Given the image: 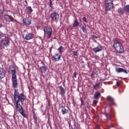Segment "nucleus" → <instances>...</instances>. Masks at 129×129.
I'll use <instances>...</instances> for the list:
<instances>
[{"label":"nucleus","instance_id":"obj_1","mask_svg":"<svg viewBox=\"0 0 129 129\" xmlns=\"http://www.w3.org/2000/svg\"><path fill=\"white\" fill-rule=\"evenodd\" d=\"M14 92V99L15 102H24L25 101V95L23 93L20 94L19 93V90L17 89H15Z\"/></svg>","mask_w":129,"mask_h":129},{"label":"nucleus","instance_id":"obj_2","mask_svg":"<svg viewBox=\"0 0 129 129\" xmlns=\"http://www.w3.org/2000/svg\"><path fill=\"white\" fill-rule=\"evenodd\" d=\"M113 48L115 49V51L119 54H122L124 52V49L123 48V46L121 43L118 42L117 40L113 41Z\"/></svg>","mask_w":129,"mask_h":129},{"label":"nucleus","instance_id":"obj_3","mask_svg":"<svg viewBox=\"0 0 129 129\" xmlns=\"http://www.w3.org/2000/svg\"><path fill=\"white\" fill-rule=\"evenodd\" d=\"M10 46V37H6L0 41V48L2 50Z\"/></svg>","mask_w":129,"mask_h":129},{"label":"nucleus","instance_id":"obj_4","mask_svg":"<svg viewBox=\"0 0 129 129\" xmlns=\"http://www.w3.org/2000/svg\"><path fill=\"white\" fill-rule=\"evenodd\" d=\"M44 31V38L45 40L51 39L52 37V29L48 27H45L43 29Z\"/></svg>","mask_w":129,"mask_h":129},{"label":"nucleus","instance_id":"obj_5","mask_svg":"<svg viewBox=\"0 0 129 129\" xmlns=\"http://www.w3.org/2000/svg\"><path fill=\"white\" fill-rule=\"evenodd\" d=\"M113 0H106L105 1V10L110 11L113 9Z\"/></svg>","mask_w":129,"mask_h":129},{"label":"nucleus","instance_id":"obj_6","mask_svg":"<svg viewBox=\"0 0 129 129\" xmlns=\"http://www.w3.org/2000/svg\"><path fill=\"white\" fill-rule=\"evenodd\" d=\"M15 103L16 104V108L18 110L19 113H20L23 117H27V116H26V114H25V112L24 111V109H23V107L21 106V104L17 102H15Z\"/></svg>","mask_w":129,"mask_h":129},{"label":"nucleus","instance_id":"obj_7","mask_svg":"<svg viewBox=\"0 0 129 129\" xmlns=\"http://www.w3.org/2000/svg\"><path fill=\"white\" fill-rule=\"evenodd\" d=\"M51 22H56L59 19V14L56 12H52L49 16Z\"/></svg>","mask_w":129,"mask_h":129},{"label":"nucleus","instance_id":"obj_8","mask_svg":"<svg viewBox=\"0 0 129 129\" xmlns=\"http://www.w3.org/2000/svg\"><path fill=\"white\" fill-rule=\"evenodd\" d=\"M11 80L12 82V87H13L14 88H18V79L17 78V75L12 76Z\"/></svg>","mask_w":129,"mask_h":129},{"label":"nucleus","instance_id":"obj_9","mask_svg":"<svg viewBox=\"0 0 129 129\" xmlns=\"http://www.w3.org/2000/svg\"><path fill=\"white\" fill-rule=\"evenodd\" d=\"M9 73L12 74V76H15L17 75V72H16V69L14 67V66L11 65L9 67Z\"/></svg>","mask_w":129,"mask_h":129},{"label":"nucleus","instance_id":"obj_10","mask_svg":"<svg viewBox=\"0 0 129 129\" xmlns=\"http://www.w3.org/2000/svg\"><path fill=\"white\" fill-rule=\"evenodd\" d=\"M116 72L117 73H125V74H127V71H126V69H123L121 68H118L116 69Z\"/></svg>","mask_w":129,"mask_h":129},{"label":"nucleus","instance_id":"obj_11","mask_svg":"<svg viewBox=\"0 0 129 129\" xmlns=\"http://www.w3.org/2000/svg\"><path fill=\"white\" fill-rule=\"evenodd\" d=\"M6 77V71L4 68L0 67V78L3 79Z\"/></svg>","mask_w":129,"mask_h":129},{"label":"nucleus","instance_id":"obj_12","mask_svg":"<svg viewBox=\"0 0 129 129\" xmlns=\"http://www.w3.org/2000/svg\"><path fill=\"white\" fill-rule=\"evenodd\" d=\"M4 18L6 22H14V20H13L9 15H5L4 16Z\"/></svg>","mask_w":129,"mask_h":129},{"label":"nucleus","instance_id":"obj_13","mask_svg":"<svg viewBox=\"0 0 129 129\" xmlns=\"http://www.w3.org/2000/svg\"><path fill=\"white\" fill-rule=\"evenodd\" d=\"M52 58L55 61H59L61 59V55L59 53H56L52 56Z\"/></svg>","mask_w":129,"mask_h":129},{"label":"nucleus","instance_id":"obj_14","mask_svg":"<svg viewBox=\"0 0 129 129\" xmlns=\"http://www.w3.org/2000/svg\"><path fill=\"white\" fill-rule=\"evenodd\" d=\"M23 23L25 24V25H31L32 24V21L29 19V18L24 19L23 20Z\"/></svg>","mask_w":129,"mask_h":129},{"label":"nucleus","instance_id":"obj_15","mask_svg":"<svg viewBox=\"0 0 129 129\" xmlns=\"http://www.w3.org/2000/svg\"><path fill=\"white\" fill-rule=\"evenodd\" d=\"M93 51L95 53H98V52H100L101 51H102V47L101 46H97L93 49Z\"/></svg>","mask_w":129,"mask_h":129},{"label":"nucleus","instance_id":"obj_16","mask_svg":"<svg viewBox=\"0 0 129 129\" xmlns=\"http://www.w3.org/2000/svg\"><path fill=\"white\" fill-rule=\"evenodd\" d=\"M61 109L62 114L63 115L67 114V113H68L69 111L68 109H66L65 107L63 106L61 107Z\"/></svg>","mask_w":129,"mask_h":129},{"label":"nucleus","instance_id":"obj_17","mask_svg":"<svg viewBox=\"0 0 129 129\" xmlns=\"http://www.w3.org/2000/svg\"><path fill=\"white\" fill-rule=\"evenodd\" d=\"M33 34L32 33L27 34L25 36L26 40H31V39H33Z\"/></svg>","mask_w":129,"mask_h":129},{"label":"nucleus","instance_id":"obj_18","mask_svg":"<svg viewBox=\"0 0 129 129\" xmlns=\"http://www.w3.org/2000/svg\"><path fill=\"white\" fill-rule=\"evenodd\" d=\"M107 99H108L109 100V101H110V102L111 103V104L112 105H114L115 104L114 103V100H113V98H112V97H111V96H107Z\"/></svg>","mask_w":129,"mask_h":129},{"label":"nucleus","instance_id":"obj_19","mask_svg":"<svg viewBox=\"0 0 129 129\" xmlns=\"http://www.w3.org/2000/svg\"><path fill=\"white\" fill-rule=\"evenodd\" d=\"M100 95L101 94L99 92H96L94 95V98L95 99H98L100 97Z\"/></svg>","mask_w":129,"mask_h":129},{"label":"nucleus","instance_id":"obj_20","mask_svg":"<svg viewBox=\"0 0 129 129\" xmlns=\"http://www.w3.org/2000/svg\"><path fill=\"white\" fill-rule=\"evenodd\" d=\"M82 30L84 33H87V30H86V24L83 23L82 25Z\"/></svg>","mask_w":129,"mask_h":129},{"label":"nucleus","instance_id":"obj_21","mask_svg":"<svg viewBox=\"0 0 129 129\" xmlns=\"http://www.w3.org/2000/svg\"><path fill=\"white\" fill-rule=\"evenodd\" d=\"M40 71L42 72V73H45L46 71H47V68L45 66L41 67L40 68Z\"/></svg>","mask_w":129,"mask_h":129},{"label":"nucleus","instance_id":"obj_22","mask_svg":"<svg viewBox=\"0 0 129 129\" xmlns=\"http://www.w3.org/2000/svg\"><path fill=\"white\" fill-rule=\"evenodd\" d=\"M59 90H60V94L61 95H64V94H65V90H64V88H63L62 86H60L59 87Z\"/></svg>","mask_w":129,"mask_h":129},{"label":"nucleus","instance_id":"obj_23","mask_svg":"<svg viewBox=\"0 0 129 129\" xmlns=\"http://www.w3.org/2000/svg\"><path fill=\"white\" fill-rule=\"evenodd\" d=\"M118 13L119 15H123L124 14V11L122 8H119L118 9Z\"/></svg>","mask_w":129,"mask_h":129},{"label":"nucleus","instance_id":"obj_24","mask_svg":"<svg viewBox=\"0 0 129 129\" xmlns=\"http://www.w3.org/2000/svg\"><path fill=\"white\" fill-rule=\"evenodd\" d=\"M63 50H64V47L62 46H59L57 49V51L60 54H62V53H63Z\"/></svg>","mask_w":129,"mask_h":129},{"label":"nucleus","instance_id":"obj_25","mask_svg":"<svg viewBox=\"0 0 129 129\" xmlns=\"http://www.w3.org/2000/svg\"><path fill=\"white\" fill-rule=\"evenodd\" d=\"M78 26H79V22L77 19H76L73 24V27L75 28V27H78Z\"/></svg>","mask_w":129,"mask_h":129},{"label":"nucleus","instance_id":"obj_26","mask_svg":"<svg viewBox=\"0 0 129 129\" xmlns=\"http://www.w3.org/2000/svg\"><path fill=\"white\" fill-rule=\"evenodd\" d=\"M105 116L107 119H110L111 118V114L110 113H106Z\"/></svg>","mask_w":129,"mask_h":129},{"label":"nucleus","instance_id":"obj_27","mask_svg":"<svg viewBox=\"0 0 129 129\" xmlns=\"http://www.w3.org/2000/svg\"><path fill=\"white\" fill-rule=\"evenodd\" d=\"M99 88V84L97 83L95 84V85H94V89L95 90H97Z\"/></svg>","mask_w":129,"mask_h":129},{"label":"nucleus","instance_id":"obj_28","mask_svg":"<svg viewBox=\"0 0 129 129\" xmlns=\"http://www.w3.org/2000/svg\"><path fill=\"white\" fill-rule=\"evenodd\" d=\"M27 10L28 11L29 14H32V12H33V9H32V7H28L27 8Z\"/></svg>","mask_w":129,"mask_h":129},{"label":"nucleus","instance_id":"obj_29","mask_svg":"<svg viewBox=\"0 0 129 129\" xmlns=\"http://www.w3.org/2000/svg\"><path fill=\"white\" fill-rule=\"evenodd\" d=\"M125 11H126V13L129 14V5H126L125 6Z\"/></svg>","mask_w":129,"mask_h":129},{"label":"nucleus","instance_id":"obj_30","mask_svg":"<svg viewBox=\"0 0 129 129\" xmlns=\"http://www.w3.org/2000/svg\"><path fill=\"white\" fill-rule=\"evenodd\" d=\"M33 118L35 120L38 118V117L37 116V115H36V113H35V112H33Z\"/></svg>","mask_w":129,"mask_h":129},{"label":"nucleus","instance_id":"obj_31","mask_svg":"<svg viewBox=\"0 0 129 129\" xmlns=\"http://www.w3.org/2000/svg\"><path fill=\"white\" fill-rule=\"evenodd\" d=\"M49 7H50L51 9L53 8V3H52V0L50 1Z\"/></svg>","mask_w":129,"mask_h":129},{"label":"nucleus","instance_id":"obj_32","mask_svg":"<svg viewBox=\"0 0 129 129\" xmlns=\"http://www.w3.org/2000/svg\"><path fill=\"white\" fill-rule=\"evenodd\" d=\"M73 54H74L75 56H78V54L77 51H73Z\"/></svg>","mask_w":129,"mask_h":129},{"label":"nucleus","instance_id":"obj_33","mask_svg":"<svg viewBox=\"0 0 129 129\" xmlns=\"http://www.w3.org/2000/svg\"><path fill=\"white\" fill-rule=\"evenodd\" d=\"M83 20L84 21V22H85V23H87V20L86 19V17H83Z\"/></svg>","mask_w":129,"mask_h":129},{"label":"nucleus","instance_id":"obj_34","mask_svg":"<svg viewBox=\"0 0 129 129\" xmlns=\"http://www.w3.org/2000/svg\"><path fill=\"white\" fill-rule=\"evenodd\" d=\"M91 77L92 78H94V73H93V72L92 73Z\"/></svg>","mask_w":129,"mask_h":129},{"label":"nucleus","instance_id":"obj_35","mask_svg":"<svg viewBox=\"0 0 129 129\" xmlns=\"http://www.w3.org/2000/svg\"><path fill=\"white\" fill-rule=\"evenodd\" d=\"M116 84L117 86H118V87L120 86V83H119V82H116Z\"/></svg>","mask_w":129,"mask_h":129},{"label":"nucleus","instance_id":"obj_36","mask_svg":"<svg viewBox=\"0 0 129 129\" xmlns=\"http://www.w3.org/2000/svg\"><path fill=\"white\" fill-rule=\"evenodd\" d=\"M94 104H97V103L98 102V101H97V100H94L93 101Z\"/></svg>","mask_w":129,"mask_h":129},{"label":"nucleus","instance_id":"obj_37","mask_svg":"<svg viewBox=\"0 0 129 129\" xmlns=\"http://www.w3.org/2000/svg\"><path fill=\"white\" fill-rule=\"evenodd\" d=\"M72 129H76V125L75 124H74V126L72 127Z\"/></svg>","mask_w":129,"mask_h":129},{"label":"nucleus","instance_id":"obj_38","mask_svg":"<svg viewBox=\"0 0 129 129\" xmlns=\"http://www.w3.org/2000/svg\"><path fill=\"white\" fill-rule=\"evenodd\" d=\"M87 107L88 109H90L91 108V107H90V105H87Z\"/></svg>","mask_w":129,"mask_h":129},{"label":"nucleus","instance_id":"obj_39","mask_svg":"<svg viewBox=\"0 0 129 129\" xmlns=\"http://www.w3.org/2000/svg\"><path fill=\"white\" fill-rule=\"evenodd\" d=\"M77 74H76V73H74V77H75V78H76V76H77Z\"/></svg>","mask_w":129,"mask_h":129},{"label":"nucleus","instance_id":"obj_40","mask_svg":"<svg viewBox=\"0 0 129 129\" xmlns=\"http://www.w3.org/2000/svg\"><path fill=\"white\" fill-rule=\"evenodd\" d=\"M93 38H94V39H97V36H96L95 35H93Z\"/></svg>","mask_w":129,"mask_h":129},{"label":"nucleus","instance_id":"obj_41","mask_svg":"<svg viewBox=\"0 0 129 129\" xmlns=\"http://www.w3.org/2000/svg\"><path fill=\"white\" fill-rule=\"evenodd\" d=\"M3 27H4V25L0 24V28H3Z\"/></svg>","mask_w":129,"mask_h":129},{"label":"nucleus","instance_id":"obj_42","mask_svg":"<svg viewBox=\"0 0 129 129\" xmlns=\"http://www.w3.org/2000/svg\"><path fill=\"white\" fill-rule=\"evenodd\" d=\"M81 103H83V100H82V99H81Z\"/></svg>","mask_w":129,"mask_h":129},{"label":"nucleus","instance_id":"obj_43","mask_svg":"<svg viewBox=\"0 0 129 129\" xmlns=\"http://www.w3.org/2000/svg\"><path fill=\"white\" fill-rule=\"evenodd\" d=\"M97 129H100V127H99V126H98Z\"/></svg>","mask_w":129,"mask_h":129},{"label":"nucleus","instance_id":"obj_44","mask_svg":"<svg viewBox=\"0 0 129 129\" xmlns=\"http://www.w3.org/2000/svg\"><path fill=\"white\" fill-rule=\"evenodd\" d=\"M82 105H83V103H81V106H82Z\"/></svg>","mask_w":129,"mask_h":129}]
</instances>
